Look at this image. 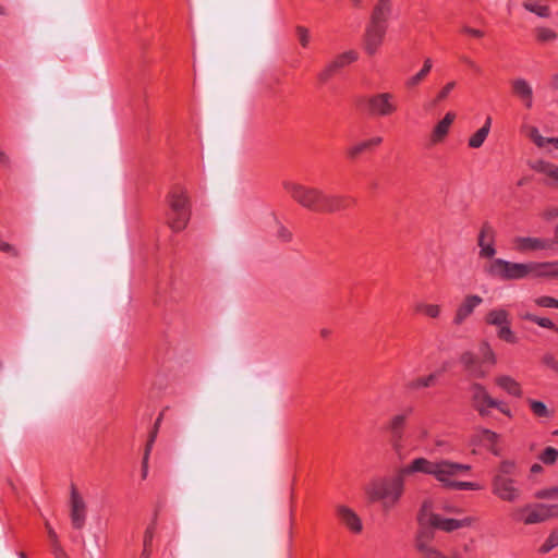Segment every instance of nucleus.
Returning <instances> with one entry per match:
<instances>
[{"label":"nucleus","mask_w":558,"mask_h":558,"mask_svg":"<svg viewBox=\"0 0 558 558\" xmlns=\"http://www.w3.org/2000/svg\"><path fill=\"white\" fill-rule=\"evenodd\" d=\"M282 185L296 203L310 210L335 213L345 207L344 196L326 194L319 189L293 181H284Z\"/></svg>","instance_id":"f257e3e1"},{"label":"nucleus","mask_w":558,"mask_h":558,"mask_svg":"<svg viewBox=\"0 0 558 558\" xmlns=\"http://www.w3.org/2000/svg\"><path fill=\"white\" fill-rule=\"evenodd\" d=\"M518 466L512 460H502L492 477V494L506 502H515L522 496L520 482L517 480Z\"/></svg>","instance_id":"f03ea898"},{"label":"nucleus","mask_w":558,"mask_h":558,"mask_svg":"<svg viewBox=\"0 0 558 558\" xmlns=\"http://www.w3.org/2000/svg\"><path fill=\"white\" fill-rule=\"evenodd\" d=\"M403 490L404 476L400 472L393 477L373 481L365 487L368 498L381 502L384 510L392 508L401 498Z\"/></svg>","instance_id":"7ed1b4c3"},{"label":"nucleus","mask_w":558,"mask_h":558,"mask_svg":"<svg viewBox=\"0 0 558 558\" xmlns=\"http://www.w3.org/2000/svg\"><path fill=\"white\" fill-rule=\"evenodd\" d=\"M418 524L422 527V533H433L432 531H427V527L438 529L444 532L450 533L459 529L468 527L472 524V518L464 519H451L444 518L440 514L433 512V502L430 500H425L422 504V507L417 514ZM434 536V534H432Z\"/></svg>","instance_id":"20e7f679"},{"label":"nucleus","mask_w":558,"mask_h":558,"mask_svg":"<svg viewBox=\"0 0 558 558\" xmlns=\"http://www.w3.org/2000/svg\"><path fill=\"white\" fill-rule=\"evenodd\" d=\"M169 211L167 213V225L175 232H180L187 226L190 220V202L183 190L174 189L167 196Z\"/></svg>","instance_id":"39448f33"},{"label":"nucleus","mask_w":558,"mask_h":558,"mask_svg":"<svg viewBox=\"0 0 558 558\" xmlns=\"http://www.w3.org/2000/svg\"><path fill=\"white\" fill-rule=\"evenodd\" d=\"M514 518L526 525L541 524L556 518L555 505L526 504L514 510Z\"/></svg>","instance_id":"423d86ee"},{"label":"nucleus","mask_w":558,"mask_h":558,"mask_svg":"<svg viewBox=\"0 0 558 558\" xmlns=\"http://www.w3.org/2000/svg\"><path fill=\"white\" fill-rule=\"evenodd\" d=\"M471 466L468 464H461L457 462H452L447 459H441L435 461L434 476L445 487L450 488V484H453L454 481H451V477H454L461 473L470 471Z\"/></svg>","instance_id":"0eeeda50"},{"label":"nucleus","mask_w":558,"mask_h":558,"mask_svg":"<svg viewBox=\"0 0 558 558\" xmlns=\"http://www.w3.org/2000/svg\"><path fill=\"white\" fill-rule=\"evenodd\" d=\"M86 502L74 485L71 486L70 519L74 529H83L86 521Z\"/></svg>","instance_id":"6e6552de"},{"label":"nucleus","mask_w":558,"mask_h":558,"mask_svg":"<svg viewBox=\"0 0 558 558\" xmlns=\"http://www.w3.org/2000/svg\"><path fill=\"white\" fill-rule=\"evenodd\" d=\"M471 390L474 407L481 415H488L489 408H499V401L492 398L483 385L474 383Z\"/></svg>","instance_id":"1a4fd4ad"},{"label":"nucleus","mask_w":558,"mask_h":558,"mask_svg":"<svg viewBox=\"0 0 558 558\" xmlns=\"http://www.w3.org/2000/svg\"><path fill=\"white\" fill-rule=\"evenodd\" d=\"M369 112L376 116H389L396 111L393 96L389 93L376 94L367 99Z\"/></svg>","instance_id":"9d476101"},{"label":"nucleus","mask_w":558,"mask_h":558,"mask_svg":"<svg viewBox=\"0 0 558 558\" xmlns=\"http://www.w3.org/2000/svg\"><path fill=\"white\" fill-rule=\"evenodd\" d=\"M514 248L521 253L550 250L554 242L550 239L535 236H517L513 239Z\"/></svg>","instance_id":"9b49d317"},{"label":"nucleus","mask_w":558,"mask_h":558,"mask_svg":"<svg viewBox=\"0 0 558 558\" xmlns=\"http://www.w3.org/2000/svg\"><path fill=\"white\" fill-rule=\"evenodd\" d=\"M386 34V25L369 23L364 36V49L368 54H374L381 45Z\"/></svg>","instance_id":"f8f14e48"},{"label":"nucleus","mask_w":558,"mask_h":558,"mask_svg":"<svg viewBox=\"0 0 558 558\" xmlns=\"http://www.w3.org/2000/svg\"><path fill=\"white\" fill-rule=\"evenodd\" d=\"M511 88L513 95L522 102L526 109L533 106L534 92L532 85L522 77H517L511 81Z\"/></svg>","instance_id":"ddd939ff"},{"label":"nucleus","mask_w":558,"mask_h":558,"mask_svg":"<svg viewBox=\"0 0 558 558\" xmlns=\"http://www.w3.org/2000/svg\"><path fill=\"white\" fill-rule=\"evenodd\" d=\"M460 362L465 371L474 378H484L487 372L483 367L481 359L472 351H465L460 356Z\"/></svg>","instance_id":"4468645a"},{"label":"nucleus","mask_w":558,"mask_h":558,"mask_svg":"<svg viewBox=\"0 0 558 558\" xmlns=\"http://www.w3.org/2000/svg\"><path fill=\"white\" fill-rule=\"evenodd\" d=\"M336 510L342 524H344L351 532L356 534L362 532L363 523L355 511L347 506H337Z\"/></svg>","instance_id":"2eb2a0df"},{"label":"nucleus","mask_w":558,"mask_h":558,"mask_svg":"<svg viewBox=\"0 0 558 558\" xmlns=\"http://www.w3.org/2000/svg\"><path fill=\"white\" fill-rule=\"evenodd\" d=\"M483 299L478 295L471 294L468 295L464 301L458 306L453 323L456 325H461L472 313L473 311L482 304Z\"/></svg>","instance_id":"dca6fc26"},{"label":"nucleus","mask_w":558,"mask_h":558,"mask_svg":"<svg viewBox=\"0 0 558 558\" xmlns=\"http://www.w3.org/2000/svg\"><path fill=\"white\" fill-rule=\"evenodd\" d=\"M357 60V52L354 50L345 51L338 57H336L327 66L325 70L320 73V78L323 81L327 80L336 70L352 63Z\"/></svg>","instance_id":"f3484780"},{"label":"nucleus","mask_w":558,"mask_h":558,"mask_svg":"<svg viewBox=\"0 0 558 558\" xmlns=\"http://www.w3.org/2000/svg\"><path fill=\"white\" fill-rule=\"evenodd\" d=\"M454 119L456 114L453 112H447L445 114V117L434 126L430 133L432 144L441 143L446 138Z\"/></svg>","instance_id":"a211bd4d"},{"label":"nucleus","mask_w":558,"mask_h":558,"mask_svg":"<svg viewBox=\"0 0 558 558\" xmlns=\"http://www.w3.org/2000/svg\"><path fill=\"white\" fill-rule=\"evenodd\" d=\"M435 461H429L426 458H416L408 465L400 470V474L403 476L420 472L434 476Z\"/></svg>","instance_id":"6ab92c4d"},{"label":"nucleus","mask_w":558,"mask_h":558,"mask_svg":"<svg viewBox=\"0 0 558 558\" xmlns=\"http://www.w3.org/2000/svg\"><path fill=\"white\" fill-rule=\"evenodd\" d=\"M407 416L404 414L395 415L389 424V428L392 434V447L397 452H401L403 449L402 444V428L405 424Z\"/></svg>","instance_id":"aec40b11"},{"label":"nucleus","mask_w":558,"mask_h":558,"mask_svg":"<svg viewBox=\"0 0 558 558\" xmlns=\"http://www.w3.org/2000/svg\"><path fill=\"white\" fill-rule=\"evenodd\" d=\"M532 275L536 278H557L558 277V260L557 262H532Z\"/></svg>","instance_id":"412c9836"},{"label":"nucleus","mask_w":558,"mask_h":558,"mask_svg":"<svg viewBox=\"0 0 558 558\" xmlns=\"http://www.w3.org/2000/svg\"><path fill=\"white\" fill-rule=\"evenodd\" d=\"M511 267L512 262L497 258L489 264L486 270L494 277H498L502 280H510Z\"/></svg>","instance_id":"4be33fe9"},{"label":"nucleus","mask_w":558,"mask_h":558,"mask_svg":"<svg viewBox=\"0 0 558 558\" xmlns=\"http://www.w3.org/2000/svg\"><path fill=\"white\" fill-rule=\"evenodd\" d=\"M486 323L495 326L497 329L511 325L510 313L505 308H494L489 311L485 318Z\"/></svg>","instance_id":"5701e85b"},{"label":"nucleus","mask_w":558,"mask_h":558,"mask_svg":"<svg viewBox=\"0 0 558 558\" xmlns=\"http://www.w3.org/2000/svg\"><path fill=\"white\" fill-rule=\"evenodd\" d=\"M391 12V3L389 0H379L377 4L375 5L371 23L378 24V25H385V22L388 17V15Z\"/></svg>","instance_id":"b1692460"},{"label":"nucleus","mask_w":558,"mask_h":558,"mask_svg":"<svg viewBox=\"0 0 558 558\" xmlns=\"http://www.w3.org/2000/svg\"><path fill=\"white\" fill-rule=\"evenodd\" d=\"M531 168L535 171L543 173L547 178L551 179L555 183H558V166L546 160H536L530 163Z\"/></svg>","instance_id":"393cba45"},{"label":"nucleus","mask_w":558,"mask_h":558,"mask_svg":"<svg viewBox=\"0 0 558 558\" xmlns=\"http://www.w3.org/2000/svg\"><path fill=\"white\" fill-rule=\"evenodd\" d=\"M496 384L509 395L520 397L522 393L520 384L510 376L501 375L496 378Z\"/></svg>","instance_id":"a878e982"},{"label":"nucleus","mask_w":558,"mask_h":558,"mask_svg":"<svg viewBox=\"0 0 558 558\" xmlns=\"http://www.w3.org/2000/svg\"><path fill=\"white\" fill-rule=\"evenodd\" d=\"M433 68V61L430 58H426L423 68L413 76L409 77L405 82L407 87L413 88L417 86L430 72Z\"/></svg>","instance_id":"bb28decb"},{"label":"nucleus","mask_w":558,"mask_h":558,"mask_svg":"<svg viewBox=\"0 0 558 558\" xmlns=\"http://www.w3.org/2000/svg\"><path fill=\"white\" fill-rule=\"evenodd\" d=\"M532 275L531 263H512L510 280H519Z\"/></svg>","instance_id":"cd10ccee"},{"label":"nucleus","mask_w":558,"mask_h":558,"mask_svg":"<svg viewBox=\"0 0 558 558\" xmlns=\"http://www.w3.org/2000/svg\"><path fill=\"white\" fill-rule=\"evenodd\" d=\"M478 350L482 355L481 361H482L483 365L484 364H489V365L496 364L497 356H496L494 350L492 349L490 344L486 340H483L480 343Z\"/></svg>","instance_id":"c85d7f7f"},{"label":"nucleus","mask_w":558,"mask_h":558,"mask_svg":"<svg viewBox=\"0 0 558 558\" xmlns=\"http://www.w3.org/2000/svg\"><path fill=\"white\" fill-rule=\"evenodd\" d=\"M523 8L531 13L536 14L539 17H549L550 9L547 5H542L534 1H525L523 2Z\"/></svg>","instance_id":"c756f323"},{"label":"nucleus","mask_w":558,"mask_h":558,"mask_svg":"<svg viewBox=\"0 0 558 558\" xmlns=\"http://www.w3.org/2000/svg\"><path fill=\"white\" fill-rule=\"evenodd\" d=\"M498 435L489 429H483L481 432V441L489 447L494 454H499L498 450L495 448V444L498 440Z\"/></svg>","instance_id":"7c9ffc66"},{"label":"nucleus","mask_w":558,"mask_h":558,"mask_svg":"<svg viewBox=\"0 0 558 558\" xmlns=\"http://www.w3.org/2000/svg\"><path fill=\"white\" fill-rule=\"evenodd\" d=\"M457 82L449 81L447 82L436 94L434 98L435 104H439L449 98L450 94L456 89Z\"/></svg>","instance_id":"2f4dec72"},{"label":"nucleus","mask_w":558,"mask_h":558,"mask_svg":"<svg viewBox=\"0 0 558 558\" xmlns=\"http://www.w3.org/2000/svg\"><path fill=\"white\" fill-rule=\"evenodd\" d=\"M415 310L430 318H437L441 312L440 306L436 304L417 303Z\"/></svg>","instance_id":"473e14b6"},{"label":"nucleus","mask_w":558,"mask_h":558,"mask_svg":"<svg viewBox=\"0 0 558 558\" xmlns=\"http://www.w3.org/2000/svg\"><path fill=\"white\" fill-rule=\"evenodd\" d=\"M535 35L537 40L542 43L554 41L558 37L555 31L544 26L535 28Z\"/></svg>","instance_id":"72a5a7b5"},{"label":"nucleus","mask_w":558,"mask_h":558,"mask_svg":"<svg viewBox=\"0 0 558 558\" xmlns=\"http://www.w3.org/2000/svg\"><path fill=\"white\" fill-rule=\"evenodd\" d=\"M487 129L481 128L469 140V146L472 148H480L487 137Z\"/></svg>","instance_id":"f704fd0d"},{"label":"nucleus","mask_w":558,"mask_h":558,"mask_svg":"<svg viewBox=\"0 0 558 558\" xmlns=\"http://www.w3.org/2000/svg\"><path fill=\"white\" fill-rule=\"evenodd\" d=\"M436 380V374H430L428 376L418 377L409 384V387L412 389L427 388L434 384Z\"/></svg>","instance_id":"c9c22d12"},{"label":"nucleus","mask_w":558,"mask_h":558,"mask_svg":"<svg viewBox=\"0 0 558 558\" xmlns=\"http://www.w3.org/2000/svg\"><path fill=\"white\" fill-rule=\"evenodd\" d=\"M535 497L538 499L557 500L558 499V484L539 489L535 493Z\"/></svg>","instance_id":"e433bc0d"},{"label":"nucleus","mask_w":558,"mask_h":558,"mask_svg":"<svg viewBox=\"0 0 558 558\" xmlns=\"http://www.w3.org/2000/svg\"><path fill=\"white\" fill-rule=\"evenodd\" d=\"M495 238V231L492 226L488 223H485L480 232L478 235V244H486V243H493Z\"/></svg>","instance_id":"4c0bfd02"},{"label":"nucleus","mask_w":558,"mask_h":558,"mask_svg":"<svg viewBox=\"0 0 558 558\" xmlns=\"http://www.w3.org/2000/svg\"><path fill=\"white\" fill-rule=\"evenodd\" d=\"M556 547H558V530H555L550 533L548 538L541 546L539 553L547 554Z\"/></svg>","instance_id":"58836bf2"},{"label":"nucleus","mask_w":558,"mask_h":558,"mask_svg":"<svg viewBox=\"0 0 558 558\" xmlns=\"http://www.w3.org/2000/svg\"><path fill=\"white\" fill-rule=\"evenodd\" d=\"M523 317L525 319H527V320H531V322L537 324L538 326H541L543 328H549V329L558 330L556 325L550 319H548V318L538 317V316H535V315H532V314H525Z\"/></svg>","instance_id":"ea45409f"},{"label":"nucleus","mask_w":558,"mask_h":558,"mask_svg":"<svg viewBox=\"0 0 558 558\" xmlns=\"http://www.w3.org/2000/svg\"><path fill=\"white\" fill-rule=\"evenodd\" d=\"M497 336L499 339L510 343H514L517 341V337L512 329L510 328V325H506L505 327L498 328Z\"/></svg>","instance_id":"a19ab883"},{"label":"nucleus","mask_w":558,"mask_h":558,"mask_svg":"<svg viewBox=\"0 0 558 558\" xmlns=\"http://www.w3.org/2000/svg\"><path fill=\"white\" fill-rule=\"evenodd\" d=\"M368 149H371V148L367 146L366 141H363V142H360V143H356V144L350 146L347 150V154L350 158L354 159L357 156H360L362 153H364Z\"/></svg>","instance_id":"79ce46f5"},{"label":"nucleus","mask_w":558,"mask_h":558,"mask_svg":"<svg viewBox=\"0 0 558 558\" xmlns=\"http://www.w3.org/2000/svg\"><path fill=\"white\" fill-rule=\"evenodd\" d=\"M529 403H530L531 410L533 411V413L535 415L549 416L550 413H549L547 407L545 405V403H543L542 401L529 400Z\"/></svg>","instance_id":"37998d69"},{"label":"nucleus","mask_w":558,"mask_h":558,"mask_svg":"<svg viewBox=\"0 0 558 558\" xmlns=\"http://www.w3.org/2000/svg\"><path fill=\"white\" fill-rule=\"evenodd\" d=\"M558 458V450H556L555 448L553 447H547L539 456V459L545 463V464H553L556 462Z\"/></svg>","instance_id":"c03bdc74"},{"label":"nucleus","mask_w":558,"mask_h":558,"mask_svg":"<svg viewBox=\"0 0 558 558\" xmlns=\"http://www.w3.org/2000/svg\"><path fill=\"white\" fill-rule=\"evenodd\" d=\"M45 526H46V530H47V533H48V536L49 538L51 539L52 544H53V547H54V554L57 556V558H62V555L60 554L59 549H62L59 545H58V536H57V533L54 532V530L51 527V525L49 524V522H45Z\"/></svg>","instance_id":"a18cd8bd"},{"label":"nucleus","mask_w":558,"mask_h":558,"mask_svg":"<svg viewBox=\"0 0 558 558\" xmlns=\"http://www.w3.org/2000/svg\"><path fill=\"white\" fill-rule=\"evenodd\" d=\"M161 420H162V414H160L155 422L154 429L151 430V433L149 435V439L146 444V448H145L146 453H150V450H151L155 439L157 437V433H158V428L160 426Z\"/></svg>","instance_id":"49530a36"},{"label":"nucleus","mask_w":558,"mask_h":558,"mask_svg":"<svg viewBox=\"0 0 558 558\" xmlns=\"http://www.w3.org/2000/svg\"><path fill=\"white\" fill-rule=\"evenodd\" d=\"M542 362H543L544 365H546L547 367H549L554 372L558 373V361H557V359L553 354L546 353L542 357Z\"/></svg>","instance_id":"de8ad7c7"},{"label":"nucleus","mask_w":558,"mask_h":558,"mask_svg":"<svg viewBox=\"0 0 558 558\" xmlns=\"http://www.w3.org/2000/svg\"><path fill=\"white\" fill-rule=\"evenodd\" d=\"M534 302L542 307H556L557 300L551 296H538Z\"/></svg>","instance_id":"09e8293b"},{"label":"nucleus","mask_w":558,"mask_h":558,"mask_svg":"<svg viewBox=\"0 0 558 558\" xmlns=\"http://www.w3.org/2000/svg\"><path fill=\"white\" fill-rule=\"evenodd\" d=\"M277 238L283 242H289L292 239V233L284 226L278 223Z\"/></svg>","instance_id":"8fccbe9b"},{"label":"nucleus","mask_w":558,"mask_h":558,"mask_svg":"<svg viewBox=\"0 0 558 558\" xmlns=\"http://www.w3.org/2000/svg\"><path fill=\"white\" fill-rule=\"evenodd\" d=\"M478 246L481 247L480 255L482 257L492 258L496 254V251L490 243L478 244Z\"/></svg>","instance_id":"3c124183"},{"label":"nucleus","mask_w":558,"mask_h":558,"mask_svg":"<svg viewBox=\"0 0 558 558\" xmlns=\"http://www.w3.org/2000/svg\"><path fill=\"white\" fill-rule=\"evenodd\" d=\"M296 34L299 36V40L303 47H306L310 40L308 29L303 26L296 27Z\"/></svg>","instance_id":"603ef678"},{"label":"nucleus","mask_w":558,"mask_h":558,"mask_svg":"<svg viewBox=\"0 0 558 558\" xmlns=\"http://www.w3.org/2000/svg\"><path fill=\"white\" fill-rule=\"evenodd\" d=\"M450 488L454 489H478L480 487L475 483L471 482H453L450 484Z\"/></svg>","instance_id":"864d4df0"},{"label":"nucleus","mask_w":558,"mask_h":558,"mask_svg":"<svg viewBox=\"0 0 558 558\" xmlns=\"http://www.w3.org/2000/svg\"><path fill=\"white\" fill-rule=\"evenodd\" d=\"M0 251L4 252V253H9V254H11L13 256H17L19 255L17 250L13 245L2 241L1 239H0Z\"/></svg>","instance_id":"5fc2aeb1"},{"label":"nucleus","mask_w":558,"mask_h":558,"mask_svg":"<svg viewBox=\"0 0 558 558\" xmlns=\"http://www.w3.org/2000/svg\"><path fill=\"white\" fill-rule=\"evenodd\" d=\"M154 537V526H148L144 535V547H150Z\"/></svg>","instance_id":"6e6d98bb"},{"label":"nucleus","mask_w":558,"mask_h":558,"mask_svg":"<svg viewBox=\"0 0 558 558\" xmlns=\"http://www.w3.org/2000/svg\"><path fill=\"white\" fill-rule=\"evenodd\" d=\"M543 216L545 219L547 220H551V219H555L556 217H558V207H549L547 208L544 213H543Z\"/></svg>","instance_id":"4d7b16f0"},{"label":"nucleus","mask_w":558,"mask_h":558,"mask_svg":"<svg viewBox=\"0 0 558 558\" xmlns=\"http://www.w3.org/2000/svg\"><path fill=\"white\" fill-rule=\"evenodd\" d=\"M150 453L144 452L143 461H142V477L146 478L148 474V459Z\"/></svg>","instance_id":"13d9d810"},{"label":"nucleus","mask_w":558,"mask_h":558,"mask_svg":"<svg viewBox=\"0 0 558 558\" xmlns=\"http://www.w3.org/2000/svg\"><path fill=\"white\" fill-rule=\"evenodd\" d=\"M524 131L533 142L539 136V132L535 126H525Z\"/></svg>","instance_id":"bf43d9fd"},{"label":"nucleus","mask_w":558,"mask_h":558,"mask_svg":"<svg viewBox=\"0 0 558 558\" xmlns=\"http://www.w3.org/2000/svg\"><path fill=\"white\" fill-rule=\"evenodd\" d=\"M550 137H544L539 134V136L534 141L535 145L544 148L547 144H550Z\"/></svg>","instance_id":"052dcab7"},{"label":"nucleus","mask_w":558,"mask_h":558,"mask_svg":"<svg viewBox=\"0 0 558 558\" xmlns=\"http://www.w3.org/2000/svg\"><path fill=\"white\" fill-rule=\"evenodd\" d=\"M381 142H383V138L380 136H376V137H373V138L366 141L367 146L369 148H373V147L379 145Z\"/></svg>","instance_id":"680f3d73"},{"label":"nucleus","mask_w":558,"mask_h":558,"mask_svg":"<svg viewBox=\"0 0 558 558\" xmlns=\"http://www.w3.org/2000/svg\"><path fill=\"white\" fill-rule=\"evenodd\" d=\"M463 31L472 36H475V37H482L483 36V33L478 29H474V28H470V27H464Z\"/></svg>","instance_id":"e2e57ef3"},{"label":"nucleus","mask_w":558,"mask_h":558,"mask_svg":"<svg viewBox=\"0 0 558 558\" xmlns=\"http://www.w3.org/2000/svg\"><path fill=\"white\" fill-rule=\"evenodd\" d=\"M428 437V429L424 426L420 427L418 428V435H417V438L418 439H425Z\"/></svg>","instance_id":"0e129e2a"},{"label":"nucleus","mask_w":558,"mask_h":558,"mask_svg":"<svg viewBox=\"0 0 558 558\" xmlns=\"http://www.w3.org/2000/svg\"><path fill=\"white\" fill-rule=\"evenodd\" d=\"M543 471V466L538 463H535L531 466V473L536 474Z\"/></svg>","instance_id":"69168bd1"},{"label":"nucleus","mask_w":558,"mask_h":558,"mask_svg":"<svg viewBox=\"0 0 558 558\" xmlns=\"http://www.w3.org/2000/svg\"><path fill=\"white\" fill-rule=\"evenodd\" d=\"M9 160L8 155L0 148V162L7 165Z\"/></svg>","instance_id":"338daca9"},{"label":"nucleus","mask_w":558,"mask_h":558,"mask_svg":"<svg viewBox=\"0 0 558 558\" xmlns=\"http://www.w3.org/2000/svg\"><path fill=\"white\" fill-rule=\"evenodd\" d=\"M551 87L556 90H558V73H556L555 75H553V78H551Z\"/></svg>","instance_id":"774afa93"}]
</instances>
